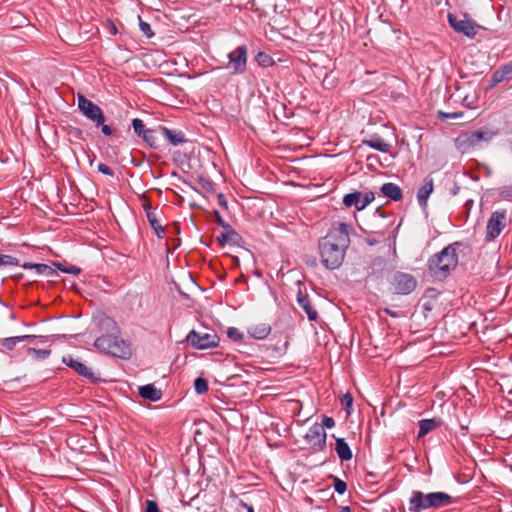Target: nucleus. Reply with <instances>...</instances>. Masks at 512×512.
Wrapping results in <instances>:
<instances>
[{
    "label": "nucleus",
    "mask_w": 512,
    "mask_h": 512,
    "mask_svg": "<svg viewBox=\"0 0 512 512\" xmlns=\"http://www.w3.org/2000/svg\"><path fill=\"white\" fill-rule=\"evenodd\" d=\"M110 27H111V29H110L111 34H116L117 33V28H116V26L112 22H110Z\"/></svg>",
    "instance_id": "obj_55"
},
{
    "label": "nucleus",
    "mask_w": 512,
    "mask_h": 512,
    "mask_svg": "<svg viewBox=\"0 0 512 512\" xmlns=\"http://www.w3.org/2000/svg\"><path fill=\"white\" fill-rule=\"evenodd\" d=\"M453 498L445 492L423 493L419 490L411 492L408 509L410 512H423L429 509H440L453 504Z\"/></svg>",
    "instance_id": "obj_5"
},
{
    "label": "nucleus",
    "mask_w": 512,
    "mask_h": 512,
    "mask_svg": "<svg viewBox=\"0 0 512 512\" xmlns=\"http://www.w3.org/2000/svg\"><path fill=\"white\" fill-rule=\"evenodd\" d=\"M448 22L450 26L458 33H462L469 38H474L479 29V25L470 19H458L457 16L449 13Z\"/></svg>",
    "instance_id": "obj_11"
},
{
    "label": "nucleus",
    "mask_w": 512,
    "mask_h": 512,
    "mask_svg": "<svg viewBox=\"0 0 512 512\" xmlns=\"http://www.w3.org/2000/svg\"><path fill=\"white\" fill-rule=\"evenodd\" d=\"M34 270L36 271L37 274L44 275L48 278H54L58 276L56 270H54L51 266L44 263H38L37 266H34Z\"/></svg>",
    "instance_id": "obj_28"
},
{
    "label": "nucleus",
    "mask_w": 512,
    "mask_h": 512,
    "mask_svg": "<svg viewBox=\"0 0 512 512\" xmlns=\"http://www.w3.org/2000/svg\"><path fill=\"white\" fill-rule=\"evenodd\" d=\"M459 191H460V186L455 183L454 186L450 189V194L455 196L459 193Z\"/></svg>",
    "instance_id": "obj_51"
},
{
    "label": "nucleus",
    "mask_w": 512,
    "mask_h": 512,
    "mask_svg": "<svg viewBox=\"0 0 512 512\" xmlns=\"http://www.w3.org/2000/svg\"><path fill=\"white\" fill-rule=\"evenodd\" d=\"M255 61L260 65L261 67L267 68L272 65H274L273 58L264 51H259L255 56Z\"/></svg>",
    "instance_id": "obj_29"
},
{
    "label": "nucleus",
    "mask_w": 512,
    "mask_h": 512,
    "mask_svg": "<svg viewBox=\"0 0 512 512\" xmlns=\"http://www.w3.org/2000/svg\"><path fill=\"white\" fill-rule=\"evenodd\" d=\"M380 191L384 197L393 201H400L403 198V192L400 186L392 182L384 183Z\"/></svg>",
    "instance_id": "obj_20"
},
{
    "label": "nucleus",
    "mask_w": 512,
    "mask_h": 512,
    "mask_svg": "<svg viewBox=\"0 0 512 512\" xmlns=\"http://www.w3.org/2000/svg\"><path fill=\"white\" fill-rule=\"evenodd\" d=\"M1 268L4 266H18L19 260L11 255L0 254Z\"/></svg>",
    "instance_id": "obj_36"
},
{
    "label": "nucleus",
    "mask_w": 512,
    "mask_h": 512,
    "mask_svg": "<svg viewBox=\"0 0 512 512\" xmlns=\"http://www.w3.org/2000/svg\"><path fill=\"white\" fill-rule=\"evenodd\" d=\"M63 363L68 367L77 372L80 376L88 379L91 383H98L101 379L95 374L90 368H88L81 361L74 359L71 355L64 356L62 359Z\"/></svg>",
    "instance_id": "obj_13"
},
{
    "label": "nucleus",
    "mask_w": 512,
    "mask_h": 512,
    "mask_svg": "<svg viewBox=\"0 0 512 512\" xmlns=\"http://www.w3.org/2000/svg\"><path fill=\"white\" fill-rule=\"evenodd\" d=\"M247 46H238L228 54L229 64L233 68V74H243L247 66Z\"/></svg>",
    "instance_id": "obj_12"
},
{
    "label": "nucleus",
    "mask_w": 512,
    "mask_h": 512,
    "mask_svg": "<svg viewBox=\"0 0 512 512\" xmlns=\"http://www.w3.org/2000/svg\"><path fill=\"white\" fill-rule=\"evenodd\" d=\"M139 27L146 37L151 38L154 36L151 26L147 22L140 19Z\"/></svg>",
    "instance_id": "obj_40"
},
{
    "label": "nucleus",
    "mask_w": 512,
    "mask_h": 512,
    "mask_svg": "<svg viewBox=\"0 0 512 512\" xmlns=\"http://www.w3.org/2000/svg\"><path fill=\"white\" fill-rule=\"evenodd\" d=\"M98 171L104 175H107V176H110V177H113L114 176V172L113 170L106 164L104 163H100L97 167Z\"/></svg>",
    "instance_id": "obj_43"
},
{
    "label": "nucleus",
    "mask_w": 512,
    "mask_h": 512,
    "mask_svg": "<svg viewBox=\"0 0 512 512\" xmlns=\"http://www.w3.org/2000/svg\"><path fill=\"white\" fill-rule=\"evenodd\" d=\"M21 343V338L19 336L7 337L0 339V345L2 348L13 351L17 344Z\"/></svg>",
    "instance_id": "obj_30"
},
{
    "label": "nucleus",
    "mask_w": 512,
    "mask_h": 512,
    "mask_svg": "<svg viewBox=\"0 0 512 512\" xmlns=\"http://www.w3.org/2000/svg\"><path fill=\"white\" fill-rule=\"evenodd\" d=\"M383 311H384L386 314H388L389 316L394 317V318H396V317H398V316H399V313H398V312L393 311V310H391V309H389V308H384V310H383Z\"/></svg>",
    "instance_id": "obj_50"
},
{
    "label": "nucleus",
    "mask_w": 512,
    "mask_h": 512,
    "mask_svg": "<svg viewBox=\"0 0 512 512\" xmlns=\"http://www.w3.org/2000/svg\"><path fill=\"white\" fill-rule=\"evenodd\" d=\"M224 232L221 233V235H219L217 237V242L218 244L223 247L225 246L226 244H230V245H239L240 242L242 241V237L240 236V234L235 231L232 226L230 224H226L224 227Z\"/></svg>",
    "instance_id": "obj_14"
},
{
    "label": "nucleus",
    "mask_w": 512,
    "mask_h": 512,
    "mask_svg": "<svg viewBox=\"0 0 512 512\" xmlns=\"http://www.w3.org/2000/svg\"><path fill=\"white\" fill-rule=\"evenodd\" d=\"M37 265H38V263L25 262L24 264H22V267L25 269H34V266H37Z\"/></svg>",
    "instance_id": "obj_53"
},
{
    "label": "nucleus",
    "mask_w": 512,
    "mask_h": 512,
    "mask_svg": "<svg viewBox=\"0 0 512 512\" xmlns=\"http://www.w3.org/2000/svg\"><path fill=\"white\" fill-rule=\"evenodd\" d=\"M132 127H133V130H134V133L137 135V136H140V137H143V135L146 133V131L148 130L146 127H145V124L143 122V120L139 119V118H134L132 120Z\"/></svg>",
    "instance_id": "obj_32"
},
{
    "label": "nucleus",
    "mask_w": 512,
    "mask_h": 512,
    "mask_svg": "<svg viewBox=\"0 0 512 512\" xmlns=\"http://www.w3.org/2000/svg\"><path fill=\"white\" fill-rule=\"evenodd\" d=\"M375 199L373 192H366L364 195H362V204L361 206H368L373 200Z\"/></svg>",
    "instance_id": "obj_44"
},
{
    "label": "nucleus",
    "mask_w": 512,
    "mask_h": 512,
    "mask_svg": "<svg viewBox=\"0 0 512 512\" xmlns=\"http://www.w3.org/2000/svg\"><path fill=\"white\" fill-rule=\"evenodd\" d=\"M434 190V182L430 176L424 179L423 184L417 191V201L422 208L427 207L428 198Z\"/></svg>",
    "instance_id": "obj_15"
},
{
    "label": "nucleus",
    "mask_w": 512,
    "mask_h": 512,
    "mask_svg": "<svg viewBox=\"0 0 512 512\" xmlns=\"http://www.w3.org/2000/svg\"><path fill=\"white\" fill-rule=\"evenodd\" d=\"M240 505L242 507H244L247 510V512H254V509H253V507L251 505H249V504H247V503H245L243 501H241Z\"/></svg>",
    "instance_id": "obj_54"
},
{
    "label": "nucleus",
    "mask_w": 512,
    "mask_h": 512,
    "mask_svg": "<svg viewBox=\"0 0 512 512\" xmlns=\"http://www.w3.org/2000/svg\"><path fill=\"white\" fill-rule=\"evenodd\" d=\"M53 264L57 267V269H59L60 271H62L64 273L78 275L81 272V269L74 265L65 266L64 264H62L60 262H54Z\"/></svg>",
    "instance_id": "obj_34"
},
{
    "label": "nucleus",
    "mask_w": 512,
    "mask_h": 512,
    "mask_svg": "<svg viewBox=\"0 0 512 512\" xmlns=\"http://www.w3.org/2000/svg\"><path fill=\"white\" fill-rule=\"evenodd\" d=\"M506 227V211H494L488 219L485 239L487 242L495 240Z\"/></svg>",
    "instance_id": "obj_9"
},
{
    "label": "nucleus",
    "mask_w": 512,
    "mask_h": 512,
    "mask_svg": "<svg viewBox=\"0 0 512 512\" xmlns=\"http://www.w3.org/2000/svg\"><path fill=\"white\" fill-rule=\"evenodd\" d=\"M159 133V127L157 129H148L146 133L143 135L142 139L143 141L149 145L151 148H157L158 147V137L157 134Z\"/></svg>",
    "instance_id": "obj_27"
},
{
    "label": "nucleus",
    "mask_w": 512,
    "mask_h": 512,
    "mask_svg": "<svg viewBox=\"0 0 512 512\" xmlns=\"http://www.w3.org/2000/svg\"><path fill=\"white\" fill-rule=\"evenodd\" d=\"M227 336L235 342H239L243 339V334L235 327L228 328Z\"/></svg>",
    "instance_id": "obj_39"
},
{
    "label": "nucleus",
    "mask_w": 512,
    "mask_h": 512,
    "mask_svg": "<svg viewBox=\"0 0 512 512\" xmlns=\"http://www.w3.org/2000/svg\"><path fill=\"white\" fill-rule=\"evenodd\" d=\"M512 79V62L500 66L493 72L490 79V86L494 87L497 84Z\"/></svg>",
    "instance_id": "obj_18"
},
{
    "label": "nucleus",
    "mask_w": 512,
    "mask_h": 512,
    "mask_svg": "<svg viewBox=\"0 0 512 512\" xmlns=\"http://www.w3.org/2000/svg\"><path fill=\"white\" fill-rule=\"evenodd\" d=\"M99 126H101V131L105 136L114 135L115 130H113L109 125H106L105 122Z\"/></svg>",
    "instance_id": "obj_47"
},
{
    "label": "nucleus",
    "mask_w": 512,
    "mask_h": 512,
    "mask_svg": "<svg viewBox=\"0 0 512 512\" xmlns=\"http://www.w3.org/2000/svg\"><path fill=\"white\" fill-rule=\"evenodd\" d=\"M297 302L305 311L310 321H316L318 319V312L311 305L308 294L303 292L301 289H299L297 293Z\"/></svg>",
    "instance_id": "obj_17"
},
{
    "label": "nucleus",
    "mask_w": 512,
    "mask_h": 512,
    "mask_svg": "<svg viewBox=\"0 0 512 512\" xmlns=\"http://www.w3.org/2000/svg\"><path fill=\"white\" fill-rule=\"evenodd\" d=\"M329 478L333 479V486L338 494H344L346 492L347 484L345 481L333 475H330Z\"/></svg>",
    "instance_id": "obj_35"
},
{
    "label": "nucleus",
    "mask_w": 512,
    "mask_h": 512,
    "mask_svg": "<svg viewBox=\"0 0 512 512\" xmlns=\"http://www.w3.org/2000/svg\"><path fill=\"white\" fill-rule=\"evenodd\" d=\"M502 194H505L506 196H511L512 195V192H506V191H503Z\"/></svg>",
    "instance_id": "obj_58"
},
{
    "label": "nucleus",
    "mask_w": 512,
    "mask_h": 512,
    "mask_svg": "<svg viewBox=\"0 0 512 512\" xmlns=\"http://www.w3.org/2000/svg\"><path fill=\"white\" fill-rule=\"evenodd\" d=\"M460 246V242H454L432 255L427 262L429 275L439 281L446 279L451 271L457 267L458 256L456 251Z\"/></svg>",
    "instance_id": "obj_4"
},
{
    "label": "nucleus",
    "mask_w": 512,
    "mask_h": 512,
    "mask_svg": "<svg viewBox=\"0 0 512 512\" xmlns=\"http://www.w3.org/2000/svg\"><path fill=\"white\" fill-rule=\"evenodd\" d=\"M146 217H147V220H148L150 226L155 231L156 235L158 237H162V235L165 233V228L159 222L157 211L148 212Z\"/></svg>",
    "instance_id": "obj_26"
},
{
    "label": "nucleus",
    "mask_w": 512,
    "mask_h": 512,
    "mask_svg": "<svg viewBox=\"0 0 512 512\" xmlns=\"http://www.w3.org/2000/svg\"><path fill=\"white\" fill-rule=\"evenodd\" d=\"M98 325L107 334L96 338L94 346L106 354L123 359L128 358L131 351L129 345L124 340L119 339L117 323L109 316H102Z\"/></svg>",
    "instance_id": "obj_2"
},
{
    "label": "nucleus",
    "mask_w": 512,
    "mask_h": 512,
    "mask_svg": "<svg viewBox=\"0 0 512 512\" xmlns=\"http://www.w3.org/2000/svg\"><path fill=\"white\" fill-rule=\"evenodd\" d=\"M335 451L341 461H350L353 457L352 450L344 438H336Z\"/></svg>",
    "instance_id": "obj_23"
},
{
    "label": "nucleus",
    "mask_w": 512,
    "mask_h": 512,
    "mask_svg": "<svg viewBox=\"0 0 512 512\" xmlns=\"http://www.w3.org/2000/svg\"><path fill=\"white\" fill-rule=\"evenodd\" d=\"M219 341L220 339L215 332L201 333L196 330H191L186 336V342L193 348L199 350L217 347Z\"/></svg>",
    "instance_id": "obj_6"
},
{
    "label": "nucleus",
    "mask_w": 512,
    "mask_h": 512,
    "mask_svg": "<svg viewBox=\"0 0 512 512\" xmlns=\"http://www.w3.org/2000/svg\"><path fill=\"white\" fill-rule=\"evenodd\" d=\"M340 404L341 406L343 407V409L346 410V412L348 414H350V409L352 407V404H353V397L352 395L347 392L346 394H344L341 398H340Z\"/></svg>",
    "instance_id": "obj_37"
},
{
    "label": "nucleus",
    "mask_w": 512,
    "mask_h": 512,
    "mask_svg": "<svg viewBox=\"0 0 512 512\" xmlns=\"http://www.w3.org/2000/svg\"><path fill=\"white\" fill-rule=\"evenodd\" d=\"M28 355L32 356L34 359L37 360H44L51 354V350L49 349H36L33 347L28 348L27 350Z\"/></svg>",
    "instance_id": "obj_31"
},
{
    "label": "nucleus",
    "mask_w": 512,
    "mask_h": 512,
    "mask_svg": "<svg viewBox=\"0 0 512 512\" xmlns=\"http://www.w3.org/2000/svg\"><path fill=\"white\" fill-rule=\"evenodd\" d=\"M139 395L149 401L156 402L162 398V391L153 384H147L138 388Z\"/></svg>",
    "instance_id": "obj_22"
},
{
    "label": "nucleus",
    "mask_w": 512,
    "mask_h": 512,
    "mask_svg": "<svg viewBox=\"0 0 512 512\" xmlns=\"http://www.w3.org/2000/svg\"><path fill=\"white\" fill-rule=\"evenodd\" d=\"M441 422L439 420H436L435 418L431 419H422L419 421V431H418V438H421L428 434L429 432L435 430L437 427H439Z\"/></svg>",
    "instance_id": "obj_25"
},
{
    "label": "nucleus",
    "mask_w": 512,
    "mask_h": 512,
    "mask_svg": "<svg viewBox=\"0 0 512 512\" xmlns=\"http://www.w3.org/2000/svg\"><path fill=\"white\" fill-rule=\"evenodd\" d=\"M305 441L314 452L323 451L326 448L327 434L322 425L314 423L304 436Z\"/></svg>",
    "instance_id": "obj_10"
},
{
    "label": "nucleus",
    "mask_w": 512,
    "mask_h": 512,
    "mask_svg": "<svg viewBox=\"0 0 512 512\" xmlns=\"http://www.w3.org/2000/svg\"><path fill=\"white\" fill-rule=\"evenodd\" d=\"M367 243H368L369 245H374V244H376V240H370V239H368V240H367Z\"/></svg>",
    "instance_id": "obj_57"
},
{
    "label": "nucleus",
    "mask_w": 512,
    "mask_h": 512,
    "mask_svg": "<svg viewBox=\"0 0 512 512\" xmlns=\"http://www.w3.org/2000/svg\"><path fill=\"white\" fill-rule=\"evenodd\" d=\"M361 145L368 146L382 153H388L392 148L390 143L385 142L383 138L376 133L372 134L369 139H363Z\"/></svg>",
    "instance_id": "obj_16"
},
{
    "label": "nucleus",
    "mask_w": 512,
    "mask_h": 512,
    "mask_svg": "<svg viewBox=\"0 0 512 512\" xmlns=\"http://www.w3.org/2000/svg\"><path fill=\"white\" fill-rule=\"evenodd\" d=\"M343 204L347 208L354 207L357 211L363 210L365 207L362 204V193L360 191H354L348 193L343 197Z\"/></svg>",
    "instance_id": "obj_24"
},
{
    "label": "nucleus",
    "mask_w": 512,
    "mask_h": 512,
    "mask_svg": "<svg viewBox=\"0 0 512 512\" xmlns=\"http://www.w3.org/2000/svg\"><path fill=\"white\" fill-rule=\"evenodd\" d=\"M498 135V129L483 126L477 130L460 132L454 139V145L461 154H466L488 147Z\"/></svg>",
    "instance_id": "obj_3"
},
{
    "label": "nucleus",
    "mask_w": 512,
    "mask_h": 512,
    "mask_svg": "<svg viewBox=\"0 0 512 512\" xmlns=\"http://www.w3.org/2000/svg\"><path fill=\"white\" fill-rule=\"evenodd\" d=\"M354 232L351 224L334 223L328 233L318 241V253L321 264L328 270L338 269L344 262L350 246V234Z\"/></svg>",
    "instance_id": "obj_1"
},
{
    "label": "nucleus",
    "mask_w": 512,
    "mask_h": 512,
    "mask_svg": "<svg viewBox=\"0 0 512 512\" xmlns=\"http://www.w3.org/2000/svg\"><path fill=\"white\" fill-rule=\"evenodd\" d=\"M77 100L78 108L86 118L94 122L97 126L105 122V115L97 104L87 99L82 94H78Z\"/></svg>",
    "instance_id": "obj_8"
},
{
    "label": "nucleus",
    "mask_w": 512,
    "mask_h": 512,
    "mask_svg": "<svg viewBox=\"0 0 512 512\" xmlns=\"http://www.w3.org/2000/svg\"><path fill=\"white\" fill-rule=\"evenodd\" d=\"M271 326L267 323H258L248 327V334L257 340L266 339L271 333Z\"/></svg>",
    "instance_id": "obj_21"
},
{
    "label": "nucleus",
    "mask_w": 512,
    "mask_h": 512,
    "mask_svg": "<svg viewBox=\"0 0 512 512\" xmlns=\"http://www.w3.org/2000/svg\"><path fill=\"white\" fill-rule=\"evenodd\" d=\"M194 389L197 394H204L208 391V381L203 377H198L194 381Z\"/></svg>",
    "instance_id": "obj_33"
},
{
    "label": "nucleus",
    "mask_w": 512,
    "mask_h": 512,
    "mask_svg": "<svg viewBox=\"0 0 512 512\" xmlns=\"http://www.w3.org/2000/svg\"><path fill=\"white\" fill-rule=\"evenodd\" d=\"M145 512H159L157 502L154 500H147Z\"/></svg>",
    "instance_id": "obj_45"
},
{
    "label": "nucleus",
    "mask_w": 512,
    "mask_h": 512,
    "mask_svg": "<svg viewBox=\"0 0 512 512\" xmlns=\"http://www.w3.org/2000/svg\"><path fill=\"white\" fill-rule=\"evenodd\" d=\"M339 512H351V509L348 506L341 507Z\"/></svg>",
    "instance_id": "obj_56"
},
{
    "label": "nucleus",
    "mask_w": 512,
    "mask_h": 512,
    "mask_svg": "<svg viewBox=\"0 0 512 512\" xmlns=\"http://www.w3.org/2000/svg\"><path fill=\"white\" fill-rule=\"evenodd\" d=\"M390 285L393 287L396 294L408 295L415 290L417 280L411 274L397 271L391 277Z\"/></svg>",
    "instance_id": "obj_7"
},
{
    "label": "nucleus",
    "mask_w": 512,
    "mask_h": 512,
    "mask_svg": "<svg viewBox=\"0 0 512 512\" xmlns=\"http://www.w3.org/2000/svg\"><path fill=\"white\" fill-rule=\"evenodd\" d=\"M217 201H218V204L223 208V209H227L228 208V202H227V199L225 197V195L223 193H219L217 195Z\"/></svg>",
    "instance_id": "obj_48"
},
{
    "label": "nucleus",
    "mask_w": 512,
    "mask_h": 512,
    "mask_svg": "<svg viewBox=\"0 0 512 512\" xmlns=\"http://www.w3.org/2000/svg\"><path fill=\"white\" fill-rule=\"evenodd\" d=\"M143 209L145 213L147 214L150 211H156V208H153L150 203H146L143 205Z\"/></svg>",
    "instance_id": "obj_52"
},
{
    "label": "nucleus",
    "mask_w": 512,
    "mask_h": 512,
    "mask_svg": "<svg viewBox=\"0 0 512 512\" xmlns=\"http://www.w3.org/2000/svg\"><path fill=\"white\" fill-rule=\"evenodd\" d=\"M318 425H322L323 430H325L326 428L331 429L335 426V420L330 416L324 415L322 417V422L318 423Z\"/></svg>",
    "instance_id": "obj_41"
},
{
    "label": "nucleus",
    "mask_w": 512,
    "mask_h": 512,
    "mask_svg": "<svg viewBox=\"0 0 512 512\" xmlns=\"http://www.w3.org/2000/svg\"><path fill=\"white\" fill-rule=\"evenodd\" d=\"M463 116V112L445 113L439 111V117L442 119H457Z\"/></svg>",
    "instance_id": "obj_42"
},
{
    "label": "nucleus",
    "mask_w": 512,
    "mask_h": 512,
    "mask_svg": "<svg viewBox=\"0 0 512 512\" xmlns=\"http://www.w3.org/2000/svg\"><path fill=\"white\" fill-rule=\"evenodd\" d=\"M159 133L173 146H177L186 142L185 135L181 131L171 130L165 126H159Z\"/></svg>",
    "instance_id": "obj_19"
},
{
    "label": "nucleus",
    "mask_w": 512,
    "mask_h": 512,
    "mask_svg": "<svg viewBox=\"0 0 512 512\" xmlns=\"http://www.w3.org/2000/svg\"><path fill=\"white\" fill-rule=\"evenodd\" d=\"M19 338H21V342H24V341H34L35 339L39 338L41 340V342H44V340L47 338V337H44V336H36V335H22V336H19Z\"/></svg>",
    "instance_id": "obj_46"
},
{
    "label": "nucleus",
    "mask_w": 512,
    "mask_h": 512,
    "mask_svg": "<svg viewBox=\"0 0 512 512\" xmlns=\"http://www.w3.org/2000/svg\"><path fill=\"white\" fill-rule=\"evenodd\" d=\"M213 215H214V218H215V221L223 228L226 224H228L227 222H225V220L223 219V217L221 216L220 212L215 210L213 212Z\"/></svg>",
    "instance_id": "obj_49"
},
{
    "label": "nucleus",
    "mask_w": 512,
    "mask_h": 512,
    "mask_svg": "<svg viewBox=\"0 0 512 512\" xmlns=\"http://www.w3.org/2000/svg\"><path fill=\"white\" fill-rule=\"evenodd\" d=\"M385 265H386V262H385V260L382 257H375L371 261V268H372L371 274L374 275L376 273V271L383 270Z\"/></svg>",
    "instance_id": "obj_38"
}]
</instances>
